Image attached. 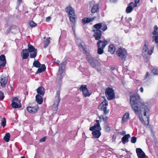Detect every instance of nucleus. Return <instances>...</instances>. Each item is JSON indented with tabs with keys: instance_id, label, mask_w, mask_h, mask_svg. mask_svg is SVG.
Here are the masks:
<instances>
[{
	"instance_id": "7",
	"label": "nucleus",
	"mask_w": 158,
	"mask_h": 158,
	"mask_svg": "<svg viewBox=\"0 0 158 158\" xmlns=\"http://www.w3.org/2000/svg\"><path fill=\"white\" fill-rule=\"evenodd\" d=\"M92 31L94 32L93 36L95 38V39L98 41L100 40L102 35V31L100 30H95V29L93 30Z\"/></svg>"
},
{
	"instance_id": "5",
	"label": "nucleus",
	"mask_w": 158,
	"mask_h": 158,
	"mask_svg": "<svg viewBox=\"0 0 158 158\" xmlns=\"http://www.w3.org/2000/svg\"><path fill=\"white\" fill-rule=\"evenodd\" d=\"M117 55L122 60H125L127 57V52L126 50L123 48H119L116 51Z\"/></svg>"
},
{
	"instance_id": "25",
	"label": "nucleus",
	"mask_w": 158,
	"mask_h": 158,
	"mask_svg": "<svg viewBox=\"0 0 158 158\" xmlns=\"http://www.w3.org/2000/svg\"><path fill=\"white\" fill-rule=\"evenodd\" d=\"M28 52H32L33 51H35V49L34 47L32 45L28 44V49H27Z\"/></svg>"
},
{
	"instance_id": "60",
	"label": "nucleus",
	"mask_w": 158,
	"mask_h": 158,
	"mask_svg": "<svg viewBox=\"0 0 158 158\" xmlns=\"http://www.w3.org/2000/svg\"><path fill=\"white\" fill-rule=\"evenodd\" d=\"M140 90L141 92H143V88L142 87H141L140 88Z\"/></svg>"
},
{
	"instance_id": "14",
	"label": "nucleus",
	"mask_w": 158,
	"mask_h": 158,
	"mask_svg": "<svg viewBox=\"0 0 158 158\" xmlns=\"http://www.w3.org/2000/svg\"><path fill=\"white\" fill-rule=\"evenodd\" d=\"M21 56L23 59H26L28 58L29 56V53L27 49L23 50L21 53Z\"/></svg>"
},
{
	"instance_id": "37",
	"label": "nucleus",
	"mask_w": 158,
	"mask_h": 158,
	"mask_svg": "<svg viewBox=\"0 0 158 158\" xmlns=\"http://www.w3.org/2000/svg\"><path fill=\"white\" fill-rule=\"evenodd\" d=\"M29 25L31 27H35L36 26V24L33 21H31L29 22Z\"/></svg>"
},
{
	"instance_id": "54",
	"label": "nucleus",
	"mask_w": 158,
	"mask_h": 158,
	"mask_svg": "<svg viewBox=\"0 0 158 158\" xmlns=\"http://www.w3.org/2000/svg\"><path fill=\"white\" fill-rule=\"evenodd\" d=\"M51 18L50 17H48L46 19V21L47 22H49L51 20Z\"/></svg>"
},
{
	"instance_id": "4",
	"label": "nucleus",
	"mask_w": 158,
	"mask_h": 158,
	"mask_svg": "<svg viewBox=\"0 0 158 158\" xmlns=\"http://www.w3.org/2000/svg\"><path fill=\"white\" fill-rule=\"evenodd\" d=\"M105 95L108 100L114 99L115 98V95L114 90L112 88L108 87L105 91Z\"/></svg>"
},
{
	"instance_id": "35",
	"label": "nucleus",
	"mask_w": 158,
	"mask_h": 158,
	"mask_svg": "<svg viewBox=\"0 0 158 158\" xmlns=\"http://www.w3.org/2000/svg\"><path fill=\"white\" fill-rule=\"evenodd\" d=\"M87 89H88L87 86L85 85H82L79 88L80 90L82 92L85 91Z\"/></svg>"
},
{
	"instance_id": "32",
	"label": "nucleus",
	"mask_w": 158,
	"mask_h": 158,
	"mask_svg": "<svg viewBox=\"0 0 158 158\" xmlns=\"http://www.w3.org/2000/svg\"><path fill=\"white\" fill-rule=\"evenodd\" d=\"M94 27L96 29L95 30H100V29L102 27V23L96 24L94 26Z\"/></svg>"
},
{
	"instance_id": "34",
	"label": "nucleus",
	"mask_w": 158,
	"mask_h": 158,
	"mask_svg": "<svg viewBox=\"0 0 158 158\" xmlns=\"http://www.w3.org/2000/svg\"><path fill=\"white\" fill-rule=\"evenodd\" d=\"M56 98L57 99V100L56 102H57V104H58L59 103L60 100V91L59 90L57 91Z\"/></svg>"
},
{
	"instance_id": "9",
	"label": "nucleus",
	"mask_w": 158,
	"mask_h": 158,
	"mask_svg": "<svg viewBox=\"0 0 158 158\" xmlns=\"http://www.w3.org/2000/svg\"><path fill=\"white\" fill-rule=\"evenodd\" d=\"M66 61H63L61 64L59 66V73L57 75V77L60 80H61L62 78L61 74L62 73L64 69L65 68V66L66 65Z\"/></svg>"
},
{
	"instance_id": "49",
	"label": "nucleus",
	"mask_w": 158,
	"mask_h": 158,
	"mask_svg": "<svg viewBox=\"0 0 158 158\" xmlns=\"http://www.w3.org/2000/svg\"><path fill=\"white\" fill-rule=\"evenodd\" d=\"M107 108H104L102 110L104 113V114H106L109 112V110H107Z\"/></svg>"
},
{
	"instance_id": "17",
	"label": "nucleus",
	"mask_w": 158,
	"mask_h": 158,
	"mask_svg": "<svg viewBox=\"0 0 158 158\" xmlns=\"http://www.w3.org/2000/svg\"><path fill=\"white\" fill-rule=\"evenodd\" d=\"M46 69V67L44 64H42L41 66L35 72V74H37L40 73H41L44 71Z\"/></svg>"
},
{
	"instance_id": "21",
	"label": "nucleus",
	"mask_w": 158,
	"mask_h": 158,
	"mask_svg": "<svg viewBox=\"0 0 158 158\" xmlns=\"http://www.w3.org/2000/svg\"><path fill=\"white\" fill-rule=\"evenodd\" d=\"M129 117V114L128 113H126L123 116L122 120V123H123L127 121Z\"/></svg>"
},
{
	"instance_id": "33",
	"label": "nucleus",
	"mask_w": 158,
	"mask_h": 158,
	"mask_svg": "<svg viewBox=\"0 0 158 158\" xmlns=\"http://www.w3.org/2000/svg\"><path fill=\"white\" fill-rule=\"evenodd\" d=\"M133 8L129 4H128V6L126 9V12L127 13H131L133 10Z\"/></svg>"
},
{
	"instance_id": "26",
	"label": "nucleus",
	"mask_w": 158,
	"mask_h": 158,
	"mask_svg": "<svg viewBox=\"0 0 158 158\" xmlns=\"http://www.w3.org/2000/svg\"><path fill=\"white\" fill-rule=\"evenodd\" d=\"M100 127V124H95L93 126L90 127L89 128V130L91 131H94L97 130L98 128Z\"/></svg>"
},
{
	"instance_id": "19",
	"label": "nucleus",
	"mask_w": 158,
	"mask_h": 158,
	"mask_svg": "<svg viewBox=\"0 0 158 158\" xmlns=\"http://www.w3.org/2000/svg\"><path fill=\"white\" fill-rule=\"evenodd\" d=\"M99 4H95L92 7L91 11L92 13L97 12L99 10Z\"/></svg>"
},
{
	"instance_id": "24",
	"label": "nucleus",
	"mask_w": 158,
	"mask_h": 158,
	"mask_svg": "<svg viewBox=\"0 0 158 158\" xmlns=\"http://www.w3.org/2000/svg\"><path fill=\"white\" fill-rule=\"evenodd\" d=\"M82 92L84 97H89L91 94V93L89 92L88 89H86L85 91H83Z\"/></svg>"
},
{
	"instance_id": "48",
	"label": "nucleus",
	"mask_w": 158,
	"mask_h": 158,
	"mask_svg": "<svg viewBox=\"0 0 158 158\" xmlns=\"http://www.w3.org/2000/svg\"><path fill=\"white\" fill-rule=\"evenodd\" d=\"M3 93L1 91H0V99L2 100L4 98Z\"/></svg>"
},
{
	"instance_id": "38",
	"label": "nucleus",
	"mask_w": 158,
	"mask_h": 158,
	"mask_svg": "<svg viewBox=\"0 0 158 158\" xmlns=\"http://www.w3.org/2000/svg\"><path fill=\"white\" fill-rule=\"evenodd\" d=\"M104 129L105 131L106 132H108L110 131V128L107 125L105 126Z\"/></svg>"
},
{
	"instance_id": "8",
	"label": "nucleus",
	"mask_w": 158,
	"mask_h": 158,
	"mask_svg": "<svg viewBox=\"0 0 158 158\" xmlns=\"http://www.w3.org/2000/svg\"><path fill=\"white\" fill-rule=\"evenodd\" d=\"M39 109L38 105H35L34 106H28L27 107V111L30 113L34 114L37 112Z\"/></svg>"
},
{
	"instance_id": "45",
	"label": "nucleus",
	"mask_w": 158,
	"mask_h": 158,
	"mask_svg": "<svg viewBox=\"0 0 158 158\" xmlns=\"http://www.w3.org/2000/svg\"><path fill=\"white\" fill-rule=\"evenodd\" d=\"M104 108H107L105 106L103 105L102 104H100V105L98 106V108L101 111H102L103 110V109Z\"/></svg>"
},
{
	"instance_id": "59",
	"label": "nucleus",
	"mask_w": 158,
	"mask_h": 158,
	"mask_svg": "<svg viewBox=\"0 0 158 158\" xmlns=\"http://www.w3.org/2000/svg\"><path fill=\"white\" fill-rule=\"evenodd\" d=\"M116 0H110V2L111 3H115L116 2Z\"/></svg>"
},
{
	"instance_id": "55",
	"label": "nucleus",
	"mask_w": 158,
	"mask_h": 158,
	"mask_svg": "<svg viewBox=\"0 0 158 158\" xmlns=\"http://www.w3.org/2000/svg\"><path fill=\"white\" fill-rule=\"evenodd\" d=\"M148 75V72H146V74L145 75L144 78V79H145Z\"/></svg>"
},
{
	"instance_id": "47",
	"label": "nucleus",
	"mask_w": 158,
	"mask_h": 158,
	"mask_svg": "<svg viewBox=\"0 0 158 158\" xmlns=\"http://www.w3.org/2000/svg\"><path fill=\"white\" fill-rule=\"evenodd\" d=\"M79 47L82 48V49L84 50L86 48L85 47L84 45H83L82 43H81L79 44Z\"/></svg>"
},
{
	"instance_id": "40",
	"label": "nucleus",
	"mask_w": 158,
	"mask_h": 158,
	"mask_svg": "<svg viewBox=\"0 0 158 158\" xmlns=\"http://www.w3.org/2000/svg\"><path fill=\"white\" fill-rule=\"evenodd\" d=\"M137 140V138L135 136H133L131 137V142L132 143H135Z\"/></svg>"
},
{
	"instance_id": "2",
	"label": "nucleus",
	"mask_w": 158,
	"mask_h": 158,
	"mask_svg": "<svg viewBox=\"0 0 158 158\" xmlns=\"http://www.w3.org/2000/svg\"><path fill=\"white\" fill-rule=\"evenodd\" d=\"M65 10L69 14L70 21L74 24L76 18L75 17V14L74 9L71 6H69L65 8Z\"/></svg>"
},
{
	"instance_id": "41",
	"label": "nucleus",
	"mask_w": 158,
	"mask_h": 158,
	"mask_svg": "<svg viewBox=\"0 0 158 158\" xmlns=\"http://www.w3.org/2000/svg\"><path fill=\"white\" fill-rule=\"evenodd\" d=\"M6 119L5 118H3L1 122L2 125V126L3 127H4L6 125Z\"/></svg>"
},
{
	"instance_id": "36",
	"label": "nucleus",
	"mask_w": 158,
	"mask_h": 158,
	"mask_svg": "<svg viewBox=\"0 0 158 158\" xmlns=\"http://www.w3.org/2000/svg\"><path fill=\"white\" fill-rule=\"evenodd\" d=\"M107 26L106 24L102 23V27L101 29L103 31H105L107 30Z\"/></svg>"
},
{
	"instance_id": "39",
	"label": "nucleus",
	"mask_w": 158,
	"mask_h": 158,
	"mask_svg": "<svg viewBox=\"0 0 158 158\" xmlns=\"http://www.w3.org/2000/svg\"><path fill=\"white\" fill-rule=\"evenodd\" d=\"M138 3H135H135H134L133 2H130L129 3V5L132 7L133 8L135 7H136L137 6V4Z\"/></svg>"
},
{
	"instance_id": "51",
	"label": "nucleus",
	"mask_w": 158,
	"mask_h": 158,
	"mask_svg": "<svg viewBox=\"0 0 158 158\" xmlns=\"http://www.w3.org/2000/svg\"><path fill=\"white\" fill-rule=\"evenodd\" d=\"M46 139V137L44 136V137H43V138H41L40 139V141L41 142H44L45 141Z\"/></svg>"
},
{
	"instance_id": "28",
	"label": "nucleus",
	"mask_w": 158,
	"mask_h": 158,
	"mask_svg": "<svg viewBox=\"0 0 158 158\" xmlns=\"http://www.w3.org/2000/svg\"><path fill=\"white\" fill-rule=\"evenodd\" d=\"M50 37L48 38L47 39H46V40H44V48H46L48 44H49L50 40Z\"/></svg>"
},
{
	"instance_id": "22",
	"label": "nucleus",
	"mask_w": 158,
	"mask_h": 158,
	"mask_svg": "<svg viewBox=\"0 0 158 158\" xmlns=\"http://www.w3.org/2000/svg\"><path fill=\"white\" fill-rule=\"evenodd\" d=\"M93 20V19L89 18H84L82 19V22L83 24H85L88 23L92 21Z\"/></svg>"
},
{
	"instance_id": "29",
	"label": "nucleus",
	"mask_w": 158,
	"mask_h": 158,
	"mask_svg": "<svg viewBox=\"0 0 158 158\" xmlns=\"http://www.w3.org/2000/svg\"><path fill=\"white\" fill-rule=\"evenodd\" d=\"M10 134L9 133H7L6 134L4 137V139L6 142H8L10 140Z\"/></svg>"
},
{
	"instance_id": "42",
	"label": "nucleus",
	"mask_w": 158,
	"mask_h": 158,
	"mask_svg": "<svg viewBox=\"0 0 158 158\" xmlns=\"http://www.w3.org/2000/svg\"><path fill=\"white\" fill-rule=\"evenodd\" d=\"M152 72L155 75H158V70L156 69H153L152 70Z\"/></svg>"
},
{
	"instance_id": "63",
	"label": "nucleus",
	"mask_w": 158,
	"mask_h": 158,
	"mask_svg": "<svg viewBox=\"0 0 158 158\" xmlns=\"http://www.w3.org/2000/svg\"><path fill=\"white\" fill-rule=\"evenodd\" d=\"M104 117L103 116V115H100L99 117V118L100 119H103V118Z\"/></svg>"
},
{
	"instance_id": "50",
	"label": "nucleus",
	"mask_w": 158,
	"mask_h": 158,
	"mask_svg": "<svg viewBox=\"0 0 158 158\" xmlns=\"http://www.w3.org/2000/svg\"><path fill=\"white\" fill-rule=\"evenodd\" d=\"M101 104L105 106L106 107L108 105V102L106 100H104Z\"/></svg>"
},
{
	"instance_id": "62",
	"label": "nucleus",
	"mask_w": 158,
	"mask_h": 158,
	"mask_svg": "<svg viewBox=\"0 0 158 158\" xmlns=\"http://www.w3.org/2000/svg\"><path fill=\"white\" fill-rule=\"evenodd\" d=\"M135 3H138L139 2V0H135Z\"/></svg>"
},
{
	"instance_id": "6",
	"label": "nucleus",
	"mask_w": 158,
	"mask_h": 158,
	"mask_svg": "<svg viewBox=\"0 0 158 158\" xmlns=\"http://www.w3.org/2000/svg\"><path fill=\"white\" fill-rule=\"evenodd\" d=\"M86 60L88 61L89 63L90 64L91 66L93 68H95L96 67V64L95 62L96 61V59L94 58L91 55H87L86 56Z\"/></svg>"
},
{
	"instance_id": "31",
	"label": "nucleus",
	"mask_w": 158,
	"mask_h": 158,
	"mask_svg": "<svg viewBox=\"0 0 158 158\" xmlns=\"http://www.w3.org/2000/svg\"><path fill=\"white\" fill-rule=\"evenodd\" d=\"M41 65V64L37 60H35L33 63V66L36 68H39Z\"/></svg>"
},
{
	"instance_id": "15",
	"label": "nucleus",
	"mask_w": 158,
	"mask_h": 158,
	"mask_svg": "<svg viewBox=\"0 0 158 158\" xmlns=\"http://www.w3.org/2000/svg\"><path fill=\"white\" fill-rule=\"evenodd\" d=\"M8 78L6 77H3L1 78L0 84L1 86L3 88L5 87L8 81Z\"/></svg>"
},
{
	"instance_id": "64",
	"label": "nucleus",
	"mask_w": 158,
	"mask_h": 158,
	"mask_svg": "<svg viewBox=\"0 0 158 158\" xmlns=\"http://www.w3.org/2000/svg\"><path fill=\"white\" fill-rule=\"evenodd\" d=\"M56 63L58 64H59V63L60 62V61L58 60H56V61L55 62Z\"/></svg>"
},
{
	"instance_id": "3",
	"label": "nucleus",
	"mask_w": 158,
	"mask_h": 158,
	"mask_svg": "<svg viewBox=\"0 0 158 158\" xmlns=\"http://www.w3.org/2000/svg\"><path fill=\"white\" fill-rule=\"evenodd\" d=\"M154 46H153L151 47L150 49L149 50L148 45H147L146 42H145L142 50L143 56L144 57L146 55H151L154 51Z\"/></svg>"
},
{
	"instance_id": "10",
	"label": "nucleus",
	"mask_w": 158,
	"mask_h": 158,
	"mask_svg": "<svg viewBox=\"0 0 158 158\" xmlns=\"http://www.w3.org/2000/svg\"><path fill=\"white\" fill-rule=\"evenodd\" d=\"M110 40V38L107 39V40H99L97 43V45L98 47V44L100 46V47L102 48H104L106 46L109 44V42Z\"/></svg>"
},
{
	"instance_id": "16",
	"label": "nucleus",
	"mask_w": 158,
	"mask_h": 158,
	"mask_svg": "<svg viewBox=\"0 0 158 158\" xmlns=\"http://www.w3.org/2000/svg\"><path fill=\"white\" fill-rule=\"evenodd\" d=\"M130 137L129 134L125 135L121 139L122 142L123 144H125L129 141V138Z\"/></svg>"
},
{
	"instance_id": "13",
	"label": "nucleus",
	"mask_w": 158,
	"mask_h": 158,
	"mask_svg": "<svg viewBox=\"0 0 158 158\" xmlns=\"http://www.w3.org/2000/svg\"><path fill=\"white\" fill-rule=\"evenodd\" d=\"M36 91L38 93L37 94L43 96L45 93V89L43 86H40L37 89Z\"/></svg>"
},
{
	"instance_id": "27",
	"label": "nucleus",
	"mask_w": 158,
	"mask_h": 158,
	"mask_svg": "<svg viewBox=\"0 0 158 158\" xmlns=\"http://www.w3.org/2000/svg\"><path fill=\"white\" fill-rule=\"evenodd\" d=\"M97 53L99 55L102 54L104 52V48H102L100 47V46L99 45V43L98 44Z\"/></svg>"
},
{
	"instance_id": "46",
	"label": "nucleus",
	"mask_w": 158,
	"mask_h": 158,
	"mask_svg": "<svg viewBox=\"0 0 158 158\" xmlns=\"http://www.w3.org/2000/svg\"><path fill=\"white\" fill-rule=\"evenodd\" d=\"M18 102V98L17 97H15L12 98V102H15L17 103Z\"/></svg>"
},
{
	"instance_id": "30",
	"label": "nucleus",
	"mask_w": 158,
	"mask_h": 158,
	"mask_svg": "<svg viewBox=\"0 0 158 158\" xmlns=\"http://www.w3.org/2000/svg\"><path fill=\"white\" fill-rule=\"evenodd\" d=\"M32 53L30 54V57L31 58H35L37 55V49H35V51H33Z\"/></svg>"
},
{
	"instance_id": "57",
	"label": "nucleus",
	"mask_w": 158,
	"mask_h": 158,
	"mask_svg": "<svg viewBox=\"0 0 158 158\" xmlns=\"http://www.w3.org/2000/svg\"><path fill=\"white\" fill-rule=\"evenodd\" d=\"M154 30L155 31H157L158 29V27L156 25H155L154 27Z\"/></svg>"
},
{
	"instance_id": "52",
	"label": "nucleus",
	"mask_w": 158,
	"mask_h": 158,
	"mask_svg": "<svg viewBox=\"0 0 158 158\" xmlns=\"http://www.w3.org/2000/svg\"><path fill=\"white\" fill-rule=\"evenodd\" d=\"M119 133L121 135H123L126 134V131H123L122 132H119Z\"/></svg>"
},
{
	"instance_id": "11",
	"label": "nucleus",
	"mask_w": 158,
	"mask_h": 158,
	"mask_svg": "<svg viewBox=\"0 0 158 158\" xmlns=\"http://www.w3.org/2000/svg\"><path fill=\"white\" fill-rule=\"evenodd\" d=\"M136 151L138 158L146 157V155L141 148H136Z\"/></svg>"
},
{
	"instance_id": "23",
	"label": "nucleus",
	"mask_w": 158,
	"mask_h": 158,
	"mask_svg": "<svg viewBox=\"0 0 158 158\" xmlns=\"http://www.w3.org/2000/svg\"><path fill=\"white\" fill-rule=\"evenodd\" d=\"M11 105L13 108H20L21 107V104L19 105L17 102H12Z\"/></svg>"
},
{
	"instance_id": "1",
	"label": "nucleus",
	"mask_w": 158,
	"mask_h": 158,
	"mask_svg": "<svg viewBox=\"0 0 158 158\" xmlns=\"http://www.w3.org/2000/svg\"><path fill=\"white\" fill-rule=\"evenodd\" d=\"M130 103L135 113L138 115L139 120L142 124L148 123V117L147 114H148L149 109L143 102L137 94H134L130 97Z\"/></svg>"
},
{
	"instance_id": "20",
	"label": "nucleus",
	"mask_w": 158,
	"mask_h": 158,
	"mask_svg": "<svg viewBox=\"0 0 158 158\" xmlns=\"http://www.w3.org/2000/svg\"><path fill=\"white\" fill-rule=\"evenodd\" d=\"M115 50V47L113 44H110L109 46V52L111 54H113Z\"/></svg>"
},
{
	"instance_id": "53",
	"label": "nucleus",
	"mask_w": 158,
	"mask_h": 158,
	"mask_svg": "<svg viewBox=\"0 0 158 158\" xmlns=\"http://www.w3.org/2000/svg\"><path fill=\"white\" fill-rule=\"evenodd\" d=\"M108 117H103V120L104 121L106 122L108 120Z\"/></svg>"
},
{
	"instance_id": "58",
	"label": "nucleus",
	"mask_w": 158,
	"mask_h": 158,
	"mask_svg": "<svg viewBox=\"0 0 158 158\" xmlns=\"http://www.w3.org/2000/svg\"><path fill=\"white\" fill-rule=\"evenodd\" d=\"M116 139V136L115 135H113L112 136V140H115Z\"/></svg>"
},
{
	"instance_id": "12",
	"label": "nucleus",
	"mask_w": 158,
	"mask_h": 158,
	"mask_svg": "<svg viewBox=\"0 0 158 158\" xmlns=\"http://www.w3.org/2000/svg\"><path fill=\"white\" fill-rule=\"evenodd\" d=\"M101 130V127L97 130H95L92 132V134L95 138H98L101 135L100 131Z\"/></svg>"
},
{
	"instance_id": "44",
	"label": "nucleus",
	"mask_w": 158,
	"mask_h": 158,
	"mask_svg": "<svg viewBox=\"0 0 158 158\" xmlns=\"http://www.w3.org/2000/svg\"><path fill=\"white\" fill-rule=\"evenodd\" d=\"M84 53L85 54L86 56L87 55H89L90 54V51L89 50H87L86 48L84 50Z\"/></svg>"
},
{
	"instance_id": "61",
	"label": "nucleus",
	"mask_w": 158,
	"mask_h": 158,
	"mask_svg": "<svg viewBox=\"0 0 158 158\" xmlns=\"http://www.w3.org/2000/svg\"><path fill=\"white\" fill-rule=\"evenodd\" d=\"M17 1L19 4H20L22 2V0H18Z\"/></svg>"
},
{
	"instance_id": "56",
	"label": "nucleus",
	"mask_w": 158,
	"mask_h": 158,
	"mask_svg": "<svg viewBox=\"0 0 158 158\" xmlns=\"http://www.w3.org/2000/svg\"><path fill=\"white\" fill-rule=\"evenodd\" d=\"M157 31L154 30L152 32L153 34L154 35H157L158 33Z\"/></svg>"
},
{
	"instance_id": "18",
	"label": "nucleus",
	"mask_w": 158,
	"mask_h": 158,
	"mask_svg": "<svg viewBox=\"0 0 158 158\" xmlns=\"http://www.w3.org/2000/svg\"><path fill=\"white\" fill-rule=\"evenodd\" d=\"M43 96L37 94L35 96V101L39 104H41L43 102Z\"/></svg>"
},
{
	"instance_id": "43",
	"label": "nucleus",
	"mask_w": 158,
	"mask_h": 158,
	"mask_svg": "<svg viewBox=\"0 0 158 158\" xmlns=\"http://www.w3.org/2000/svg\"><path fill=\"white\" fill-rule=\"evenodd\" d=\"M123 72L124 73L126 74H128L129 73V72H127V66H126L124 67L123 70Z\"/></svg>"
}]
</instances>
